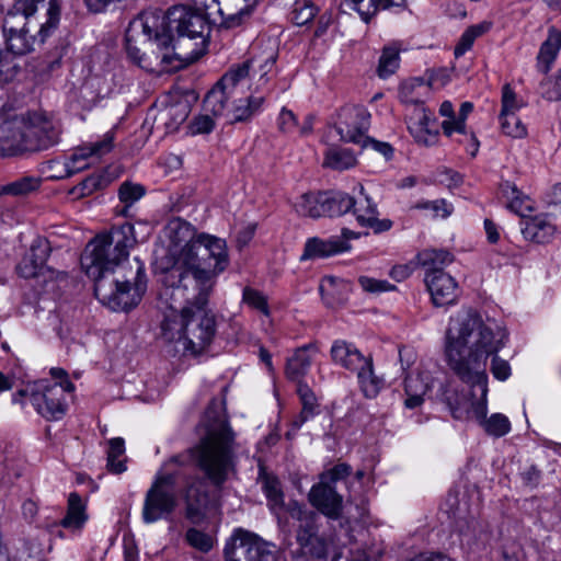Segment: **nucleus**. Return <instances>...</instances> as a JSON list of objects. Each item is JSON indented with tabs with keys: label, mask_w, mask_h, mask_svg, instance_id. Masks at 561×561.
<instances>
[{
	"label": "nucleus",
	"mask_w": 561,
	"mask_h": 561,
	"mask_svg": "<svg viewBox=\"0 0 561 561\" xmlns=\"http://www.w3.org/2000/svg\"><path fill=\"white\" fill-rule=\"evenodd\" d=\"M243 300L250 307L259 310L264 316H270L267 299L262 293L252 288H245L243 290Z\"/></svg>",
	"instance_id": "obj_55"
},
{
	"label": "nucleus",
	"mask_w": 561,
	"mask_h": 561,
	"mask_svg": "<svg viewBox=\"0 0 561 561\" xmlns=\"http://www.w3.org/2000/svg\"><path fill=\"white\" fill-rule=\"evenodd\" d=\"M226 561H276L268 545L248 533L239 531L226 543Z\"/></svg>",
	"instance_id": "obj_14"
},
{
	"label": "nucleus",
	"mask_w": 561,
	"mask_h": 561,
	"mask_svg": "<svg viewBox=\"0 0 561 561\" xmlns=\"http://www.w3.org/2000/svg\"><path fill=\"white\" fill-rule=\"evenodd\" d=\"M424 282L436 307H445L456 304L459 296V287L453 276L443 268L426 272Z\"/></svg>",
	"instance_id": "obj_19"
},
{
	"label": "nucleus",
	"mask_w": 561,
	"mask_h": 561,
	"mask_svg": "<svg viewBox=\"0 0 561 561\" xmlns=\"http://www.w3.org/2000/svg\"><path fill=\"white\" fill-rule=\"evenodd\" d=\"M403 102L414 105L413 113L410 116V124L436 126L433 113L424 106L423 102L408 99H404Z\"/></svg>",
	"instance_id": "obj_52"
},
{
	"label": "nucleus",
	"mask_w": 561,
	"mask_h": 561,
	"mask_svg": "<svg viewBox=\"0 0 561 561\" xmlns=\"http://www.w3.org/2000/svg\"><path fill=\"white\" fill-rule=\"evenodd\" d=\"M310 345L297 348L286 363V375L291 380H300L311 366V357L308 354Z\"/></svg>",
	"instance_id": "obj_36"
},
{
	"label": "nucleus",
	"mask_w": 561,
	"mask_h": 561,
	"mask_svg": "<svg viewBox=\"0 0 561 561\" xmlns=\"http://www.w3.org/2000/svg\"><path fill=\"white\" fill-rule=\"evenodd\" d=\"M371 12H360L362 19L367 23L378 12V10H389L392 8L405 9L407 0H370Z\"/></svg>",
	"instance_id": "obj_56"
},
{
	"label": "nucleus",
	"mask_w": 561,
	"mask_h": 561,
	"mask_svg": "<svg viewBox=\"0 0 561 561\" xmlns=\"http://www.w3.org/2000/svg\"><path fill=\"white\" fill-rule=\"evenodd\" d=\"M186 542L194 549L207 553L215 543V538L205 531L191 527L185 533Z\"/></svg>",
	"instance_id": "obj_48"
},
{
	"label": "nucleus",
	"mask_w": 561,
	"mask_h": 561,
	"mask_svg": "<svg viewBox=\"0 0 561 561\" xmlns=\"http://www.w3.org/2000/svg\"><path fill=\"white\" fill-rule=\"evenodd\" d=\"M310 504L320 513L331 519L341 517L343 507V497L340 495L334 485L327 481H320L313 485L308 494Z\"/></svg>",
	"instance_id": "obj_20"
},
{
	"label": "nucleus",
	"mask_w": 561,
	"mask_h": 561,
	"mask_svg": "<svg viewBox=\"0 0 561 561\" xmlns=\"http://www.w3.org/2000/svg\"><path fill=\"white\" fill-rule=\"evenodd\" d=\"M503 197L507 202V207L517 215L525 217L533 210L530 198L511 182H504L501 185Z\"/></svg>",
	"instance_id": "obj_31"
},
{
	"label": "nucleus",
	"mask_w": 561,
	"mask_h": 561,
	"mask_svg": "<svg viewBox=\"0 0 561 561\" xmlns=\"http://www.w3.org/2000/svg\"><path fill=\"white\" fill-rule=\"evenodd\" d=\"M30 112L3 111L0 113V150L5 156L27 151Z\"/></svg>",
	"instance_id": "obj_13"
},
{
	"label": "nucleus",
	"mask_w": 561,
	"mask_h": 561,
	"mask_svg": "<svg viewBox=\"0 0 561 561\" xmlns=\"http://www.w3.org/2000/svg\"><path fill=\"white\" fill-rule=\"evenodd\" d=\"M42 185V179L34 175H24L10 183L0 185V196H27L36 192Z\"/></svg>",
	"instance_id": "obj_35"
},
{
	"label": "nucleus",
	"mask_w": 561,
	"mask_h": 561,
	"mask_svg": "<svg viewBox=\"0 0 561 561\" xmlns=\"http://www.w3.org/2000/svg\"><path fill=\"white\" fill-rule=\"evenodd\" d=\"M214 128L215 121L207 114L196 116L190 124V130L192 135L209 134Z\"/></svg>",
	"instance_id": "obj_60"
},
{
	"label": "nucleus",
	"mask_w": 561,
	"mask_h": 561,
	"mask_svg": "<svg viewBox=\"0 0 561 561\" xmlns=\"http://www.w3.org/2000/svg\"><path fill=\"white\" fill-rule=\"evenodd\" d=\"M240 0H228L224 7L218 8L215 14L220 16V26L225 28H234L240 26L245 20L250 18L254 7L259 1H243L240 5Z\"/></svg>",
	"instance_id": "obj_25"
},
{
	"label": "nucleus",
	"mask_w": 561,
	"mask_h": 561,
	"mask_svg": "<svg viewBox=\"0 0 561 561\" xmlns=\"http://www.w3.org/2000/svg\"><path fill=\"white\" fill-rule=\"evenodd\" d=\"M56 0H15L3 21L9 51L0 49V76L12 77L15 70L13 55H24L43 44L59 22Z\"/></svg>",
	"instance_id": "obj_4"
},
{
	"label": "nucleus",
	"mask_w": 561,
	"mask_h": 561,
	"mask_svg": "<svg viewBox=\"0 0 561 561\" xmlns=\"http://www.w3.org/2000/svg\"><path fill=\"white\" fill-rule=\"evenodd\" d=\"M502 131L513 138H523L527 128L515 113L500 114Z\"/></svg>",
	"instance_id": "obj_49"
},
{
	"label": "nucleus",
	"mask_w": 561,
	"mask_h": 561,
	"mask_svg": "<svg viewBox=\"0 0 561 561\" xmlns=\"http://www.w3.org/2000/svg\"><path fill=\"white\" fill-rule=\"evenodd\" d=\"M75 390L69 380L53 382L50 380H38L27 383L16 391V403L22 398H28L35 410L47 420H59L66 414V392Z\"/></svg>",
	"instance_id": "obj_10"
},
{
	"label": "nucleus",
	"mask_w": 561,
	"mask_h": 561,
	"mask_svg": "<svg viewBox=\"0 0 561 561\" xmlns=\"http://www.w3.org/2000/svg\"><path fill=\"white\" fill-rule=\"evenodd\" d=\"M264 102L263 96H248L240 99L232 108L229 111V115L232 123L245 122L250 119L255 113H257Z\"/></svg>",
	"instance_id": "obj_37"
},
{
	"label": "nucleus",
	"mask_w": 561,
	"mask_h": 561,
	"mask_svg": "<svg viewBox=\"0 0 561 561\" xmlns=\"http://www.w3.org/2000/svg\"><path fill=\"white\" fill-rule=\"evenodd\" d=\"M541 94L548 101L561 100V69L554 80L541 82Z\"/></svg>",
	"instance_id": "obj_57"
},
{
	"label": "nucleus",
	"mask_w": 561,
	"mask_h": 561,
	"mask_svg": "<svg viewBox=\"0 0 561 561\" xmlns=\"http://www.w3.org/2000/svg\"><path fill=\"white\" fill-rule=\"evenodd\" d=\"M61 126L47 115L30 112L27 151L47 150L60 141Z\"/></svg>",
	"instance_id": "obj_17"
},
{
	"label": "nucleus",
	"mask_w": 561,
	"mask_h": 561,
	"mask_svg": "<svg viewBox=\"0 0 561 561\" xmlns=\"http://www.w3.org/2000/svg\"><path fill=\"white\" fill-rule=\"evenodd\" d=\"M114 134L106 133L101 140L88 142L77 147L69 158L66 159L65 174L60 178H71L82 172L99 161L104 154L112 151L114 146Z\"/></svg>",
	"instance_id": "obj_15"
},
{
	"label": "nucleus",
	"mask_w": 561,
	"mask_h": 561,
	"mask_svg": "<svg viewBox=\"0 0 561 561\" xmlns=\"http://www.w3.org/2000/svg\"><path fill=\"white\" fill-rule=\"evenodd\" d=\"M356 159L347 149L330 148L324 158L323 165L334 170H346L354 167Z\"/></svg>",
	"instance_id": "obj_41"
},
{
	"label": "nucleus",
	"mask_w": 561,
	"mask_h": 561,
	"mask_svg": "<svg viewBox=\"0 0 561 561\" xmlns=\"http://www.w3.org/2000/svg\"><path fill=\"white\" fill-rule=\"evenodd\" d=\"M522 107V103L517 100L515 92L506 84L502 91V111L501 114L515 113Z\"/></svg>",
	"instance_id": "obj_58"
},
{
	"label": "nucleus",
	"mask_w": 561,
	"mask_h": 561,
	"mask_svg": "<svg viewBox=\"0 0 561 561\" xmlns=\"http://www.w3.org/2000/svg\"><path fill=\"white\" fill-rule=\"evenodd\" d=\"M330 355L332 362L352 373L366 367L370 355H364L353 343L336 340L333 342Z\"/></svg>",
	"instance_id": "obj_24"
},
{
	"label": "nucleus",
	"mask_w": 561,
	"mask_h": 561,
	"mask_svg": "<svg viewBox=\"0 0 561 561\" xmlns=\"http://www.w3.org/2000/svg\"><path fill=\"white\" fill-rule=\"evenodd\" d=\"M169 239L174 247L184 245L193 241L196 237L192 226L183 220L176 219L168 226Z\"/></svg>",
	"instance_id": "obj_44"
},
{
	"label": "nucleus",
	"mask_w": 561,
	"mask_h": 561,
	"mask_svg": "<svg viewBox=\"0 0 561 561\" xmlns=\"http://www.w3.org/2000/svg\"><path fill=\"white\" fill-rule=\"evenodd\" d=\"M473 104L470 102H463L459 108L458 116L456 119H446L442 123L443 133L450 137L454 133L460 134L465 139L470 142V146L467 148V151L470 152L471 156H476L479 149V141L472 133H467L466 130V119L468 115L472 112ZM458 141L462 142V139Z\"/></svg>",
	"instance_id": "obj_26"
},
{
	"label": "nucleus",
	"mask_w": 561,
	"mask_h": 561,
	"mask_svg": "<svg viewBox=\"0 0 561 561\" xmlns=\"http://www.w3.org/2000/svg\"><path fill=\"white\" fill-rule=\"evenodd\" d=\"M409 130L416 142L424 146H433L438 140V129L436 126H422L420 124H409Z\"/></svg>",
	"instance_id": "obj_51"
},
{
	"label": "nucleus",
	"mask_w": 561,
	"mask_h": 561,
	"mask_svg": "<svg viewBox=\"0 0 561 561\" xmlns=\"http://www.w3.org/2000/svg\"><path fill=\"white\" fill-rule=\"evenodd\" d=\"M175 507V476L171 473L158 476L146 493L142 508L144 522L154 523L173 513Z\"/></svg>",
	"instance_id": "obj_12"
},
{
	"label": "nucleus",
	"mask_w": 561,
	"mask_h": 561,
	"mask_svg": "<svg viewBox=\"0 0 561 561\" xmlns=\"http://www.w3.org/2000/svg\"><path fill=\"white\" fill-rule=\"evenodd\" d=\"M237 447L229 424L218 421L187 450L192 463L216 488L222 486L237 472Z\"/></svg>",
	"instance_id": "obj_5"
},
{
	"label": "nucleus",
	"mask_w": 561,
	"mask_h": 561,
	"mask_svg": "<svg viewBox=\"0 0 561 561\" xmlns=\"http://www.w3.org/2000/svg\"><path fill=\"white\" fill-rule=\"evenodd\" d=\"M145 195V188L140 184L124 182L118 190L119 201L124 207L118 211L119 215L128 216V210L131 205L139 201Z\"/></svg>",
	"instance_id": "obj_45"
},
{
	"label": "nucleus",
	"mask_w": 561,
	"mask_h": 561,
	"mask_svg": "<svg viewBox=\"0 0 561 561\" xmlns=\"http://www.w3.org/2000/svg\"><path fill=\"white\" fill-rule=\"evenodd\" d=\"M318 8L311 0H296L293 5L291 20L296 25H305L313 20Z\"/></svg>",
	"instance_id": "obj_47"
},
{
	"label": "nucleus",
	"mask_w": 561,
	"mask_h": 561,
	"mask_svg": "<svg viewBox=\"0 0 561 561\" xmlns=\"http://www.w3.org/2000/svg\"><path fill=\"white\" fill-rule=\"evenodd\" d=\"M362 147L363 148H368V147L371 148L373 150L381 153L387 160L390 159L393 153V148L391 147L390 144L383 142V141H378V140L371 139L369 137H367L364 140V142L362 144Z\"/></svg>",
	"instance_id": "obj_64"
},
{
	"label": "nucleus",
	"mask_w": 561,
	"mask_h": 561,
	"mask_svg": "<svg viewBox=\"0 0 561 561\" xmlns=\"http://www.w3.org/2000/svg\"><path fill=\"white\" fill-rule=\"evenodd\" d=\"M496 353L490 355L492 356L491 373L496 379L504 381L511 376V366L507 360L496 356Z\"/></svg>",
	"instance_id": "obj_61"
},
{
	"label": "nucleus",
	"mask_w": 561,
	"mask_h": 561,
	"mask_svg": "<svg viewBox=\"0 0 561 561\" xmlns=\"http://www.w3.org/2000/svg\"><path fill=\"white\" fill-rule=\"evenodd\" d=\"M561 47V32L554 28L549 30L547 39L542 43L538 54V67L547 73L554 59L557 58L558 51Z\"/></svg>",
	"instance_id": "obj_33"
},
{
	"label": "nucleus",
	"mask_w": 561,
	"mask_h": 561,
	"mask_svg": "<svg viewBox=\"0 0 561 561\" xmlns=\"http://www.w3.org/2000/svg\"><path fill=\"white\" fill-rule=\"evenodd\" d=\"M88 518L87 505L81 496L76 492L70 493L68 496L67 513L60 520V525L66 529L79 533Z\"/></svg>",
	"instance_id": "obj_28"
},
{
	"label": "nucleus",
	"mask_w": 561,
	"mask_h": 561,
	"mask_svg": "<svg viewBox=\"0 0 561 561\" xmlns=\"http://www.w3.org/2000/svg\"><path fill=\"white\" fill-rule=\"evenodd\" d=\"M139 24L144 35L148 38V49L151 54H140L129 34L126 35V50L128 57L139 67L156 72H170L179 69V65L173 62V56L170 53L171 35L167 32H160L163 21L157 13H144L139 19Z\"/></svg>",
	"instance_id": "obj_8"
},
{
	"label": "nucleus",
	"mask_w": 561,
	"mask_h": 561,
	"mask_svg": "<svg viewBox=\"0 0 561 561\" xmlns=\"http://www.w3.org/2000/svg\"><path fill=\"white\" fill-rule=\"evenodd\" d=\"M353 233L343 229L342 236H333L329 239L309 238L306 241L301 260H309L314 257H327L350 249L348 239Z\"/></svg>",
	"instance_id": "obj_21"
},
{
	"label": "nucleus",
	"mask_w": 561,
	"mask_h": 561,
	"mask_svg": "<svg viewBox=\"0 0 561 561\" xmlns=\"http://www.w3.org/2000/svg\"><path fill=\"white\" fill-rule=\"evenodd\" d=\"M416 207L421 209H430L433 211L435 217L442 218L448 217L453 211V206L448 204L445 199H436L420 203L416 205Z\"/></svg>",
	"instance_id": "obj_59"
},
{
	"label": "nucleus",
	"mask_w": 561,
	"mask_h": 561,
	"mask_svg": "<svg viewBox=\"0 0 561 561\" xmlns=\"http://www.w3.org/2000/svg\"><path fill=\"white\" fill-rule=\"evenodd\" d=\"M182 297L187 305L182 309L179 319H164L161 324L162 337L167 342L179 343L185 352L197 355L210 345L215 336V317L206 309L208 302L197 304L195 295L187 294Z\"/></svg>",
	"instance_id": "obj_6"
},
{
	"label": "nucleus",
	"mask_w": 561,
	"mask_h": 561,
	"mask_svg": "<svg viewBox=\"0 0 561 561\" xmlns=\"http://www.w3.org/2000/svg\"><path fill=\"white\" fill-rule=\"evenodd\" d=\"M490 28L491 23L485 21L468 27L455 47V56L458 58L465 55L472 47L476 38L486 33Z\"/></svg>",
	"instance_id": "obj_39"
},
{
	"label": "nucleus",
	"mask_w": 561,
	"mask_h": 561,
	"mask_svg": "<svg viewBox=\"0 0 561 561\" xmlns=\"http://www.w3.org/2000/svg\"><path fill=\"white\" fill-rule=\"evenodd\" d=\"M325 216L340 217L356 205L355 198L344 192H327Z\"/></svg>",
	"instance_id": "obj_38"
},
{
	"label": "nucleus",
	"mask_w": 561,
	"mask_h": 561,
	"mask_svg": "<svg viewBox=\"0 0 561 561\" xmlns=\"http://www.w3.org/2000/svg\"><path fill=\"white\" fill-rule=\"evenodd\" d=\"M135 243L134 226L124 224L96 236L81 255L82 270L94 280L95 297L114 311L135 308L147 289L145 266L139 260L135 259V271H129V276L122 265Z\"/></svg>",
	"instance_id": "obj_2"
},
{
	"label": "nucleus",
	"mask_w": 561,
	"mask_h": 561,
	"mask_svg": "<svg viewBox=\"0 0 561 561\" xmlns=\"http://www.w3.org/2000/svg\"><path fill=\"white\" fill-rule=\"evenodd\" d=\"M399 53V48L393 45L382 49L377 68V73L380 78L386 79L397 71L400 64Z\"/></svg>",
	"instance_id": "obj_42"
},
{
	"label": "nucleus",
	"mask_w": 561,
	"mask_h": 561,
	"mask_svg": "<svg viewBox=\"0 0 561 561\" xmlns=\"http://www.w3.org/2000/svg\"><path fill=\"white\" fill-rule=\"evenodd\" d=\"M50 243L46 238H37L33 241L30 252L25 254L16 265L18 274L23 278H37L45 273L53 278H64L65 273H56L46 266V261L50 254Z\"/></svg>",
	"instance_id": "obj_18"
},
{
	"label": "nucleus",
	"mask_w": 561,
	"mask_h": 561,
	"mask_svg": "<svg viewBox=\"0 0 561 561\" xmlns=\"http://www.w3.org/2000/svg\"><path fill=\"white\" fill-rule=\"evenodd\" d=\"M359 389L367 399L376 398L385 387V379L376 375L374 369L373 357L370 356L366 367L358 369L356 373Z\"/></svg>",
	"instance_id": "obj_30"
},
{
	"label": "nucleus",
	"mask_w": 561,
	"mask_h": 561,
	"mask_svg": "<svg viewBox=\"0 0 561 561\" xmlns=\"http://www.w3.org/2000/svg\"><path fill=\"white\" fill-rule=\"evenodd\" d=\"M302 409L297 419L293 421L294 431H298L301 425L318 412V400L314 392L307 383L299 381L297 387Z\"/></svg>",
	"instance_id": "obj_32"
},
{
	"label": "nucleus",
	"mask_w": 561,
	"mask_h": 561,
	"mask_svg": "<svg viewBox=\"0 0 561 561\" xmlns=\"http://www.w3.org/2000/svg\"><path fill=\"white\" fill-rule=\"evenodd\" d=\"M360 198L355 199L356 205L352 208L357 222L363 227L371 228L375 232L388 231L392 227L390 219H378L377 205L365 194V188L358 184Z\"/></svg>",
	"instance_id": "obj_22"
},
{
	"label": "nucleus",
	"mask_w": 561,
	"mask_h": 561,
	"mask_svg": "<svg viewBox=\"0 0 561 561\" xmlns=\"http://www.w3.org/2000/svg\"><path fill=\"white\" fill-rule=\"evenodd\" d=\"M369 125L370 114L364 106L345 105L339 112L335 129L343 141L362 145Z\"/></svg>",
	"instance_id": "obj_16"
},
{
	"label": "nucleus",
	"mask_w": 561,
	"mask_h": 561,
	"mask_svg": "<svg viewBox=\"0 0 561 561\" xmlns=\"http://www.w3.org/2000/svg\"><path fill=\"white\" fill-rule=\"evenodd\" d=\"M125 453V443L121 437L112 438L108 442L107 449V468L113 473H122L126 470L124 460L119 458Z\"/></svg>",
	"instance_id": "obj_46"
},
{
	"label": "nucleus",
	"mask_w": 561,
	"mask_h": 561,
	"mask_svg": "<svg viewBox=\"0 0 561 561\" xmlns=\"http://www.w3.org/2000/svg\"><path fill=\"white\" fill-rule=\"evenodd\" d=\"M206 14L198 10H192L185 5H176L168 11L165 16H160L163 26L160 32H167L171 35L170 53L173 56V62L179 65L194 61L199 57L201 47L197 43L190 47V41L199 39L205 43L208 35V23Z\"/></svg>",
	"instance_id": "obj_7"
},
{
	"label": "nucleus",
	"mask_w": 561,
	"mask_h": 561,
	"mask_svg": "<svg viewBox=\"0 0 561 561\" xmlns=\"http://www.w3.org/2000/svg\"><path fill=\"white\" fill-rule=\"evenodd\" d=\"M263 491L273 511L284 510L286 512L287 504L284 501V493L277 478L266 476L263 479Z\"/></svg>",
	"instance_id": "obj_40"
},
{
	"label": "nucleus",
	"mask_w": 561,
	"mask_h": 561,
	"mask_svg": "<svg viewBox=\"0 0 561 561\" xmlns=\"http://www.w3.org/2000/svg\"><path fill=\"white\" fill-rule=\"evenodd\" d=\"M358 284L363 291L371 295H378L396 289L394 285L385 279H377L365 275L358 277Z\"/></svg>",
	"instance_id": "obj_53"
},
{
	"label": "nucleus",
	"mask_w": 561,
	"mask_h": 561,
	"mask_svg": "<svg viewBox=\"0 0 561 561\" xmlns=\"http://www.w3.org/2000/svg\"><path fill=\"white\" fill-rule=\"evenodd\" d=\"M319 290L324 304L333 308L347 300L351 284L342 278L325 276L320 282Z\"/></svg>",
	"instance_id": "obj_27"
},
{
	"label": "nucleus",
	"mask_w": 561,
	"mask_h": 561,
	"mask_svg": "<svg viewBox=\"0 0 561 561\" xmlns=\"http://www.w3.org/2000/svg\"><path fill=\"white\" fill-rule=\"evenodd\" d=\"M277 54L271 49L265 55L253 57L239 65H236L227 71L216 85L206 94L204 99V110L217 117L225 113L227 102L233 94L237 84L249 77L251 69L259 68L261 79L271 71Z\"/></svg>",
	"instance_id": "obj_9"
},
{
	"label": "nucleus",
	"mask_w": 561,
	"mask_h": 561,
	"mask_svg": "<svg viewBox=\"0 0 561 561\" xmlns=\"http://www.w3.org/2000/svg\"><path fill=\"white\" fill-rule=\"evenodd\" d=\"M430 389L431 385L428 382V377L422 373H419L415 376L411 375L405 378V394H419L424 397Z\"/></svg>",
	"instance_id": "obj_54"
},
{
	"label": "nucleus",
	"mask_w": 561,
	"mask_h": 561,
	"mask_svg": "<svg viewBox=\"0 0 561 561\" xmlns=\"http://www.w3.org/2000/svg\"><path fill=\"white\" fill-rule=\"evenodd\" d=\"M505 329L494 321H483L472 309H463L450 318L446 331V357L450 369L468 386L471 396L459 394L447 388L444 391L451 415L456 420L476 419L484 431L496 437L504 436L511 430L508 419L492 414L486 419L488 375L486 360L491 354L499 352L506 342Z\"/></svg>",
	"instance_id": "obj_1"
},
{
	"label": "nucleus",
	"mask_w": 561,
	"mask_h": 561,
	"mask_svg": "<svg viewBox=\"0 0 561 561\" xmlns=\"http://www.w3.org/2000/svg\"><path fill=\"white\" fill-rule=\"evenodd\" d=\"M351 467L346 463H339L330 469L328 472L322 474L321 481H327L330 484L334 485L340 480L345 479L351 474Z\"/></svg>",
	"instance_id": "obj_62"
},
{
	"label": "nucleus",
	"mask_w": 561,
	"mask_h": 561,
	"mask_svg": "<svg viewBox=\"0 0 561 561\" xmlns=\"http://www.w3.org/2000/svg\"><path fill=\"white\" fill-rule=\"evenodd\" d=\"M286 513L298 523L296 540L301 552L318 559L324 558L327 556V542L318 534V513L294 500L287 503Z\"/></svg>",
	"instance_id": "obj_11"
},
{
	"label": "nucleus",
	"mask_w": 561,
	"mask_h": 561,
	"mask_svg": "<svg viewBox=\"0 0 561 561\" xmlns=\"http://www.w3.org/2000/svg\"><path fill=\"white\" fill-rule=\"evenodd\" d=\"M327 192H308L300 195L295 202L298 215L310 218L325 217Z\"/></svg>",
	"instance_id": "obj_29"
},
{
	"label": "nucleus",
	"mask_w": 561,
	"mask_h": 561,
	"mask_svg": "<svg viewBox=\"0 0 561 561\" xmlns=\"http://www.w3.org/2000/svg\"><path fill=\"white\" fill-rule=\"evenodd\" d=\"M211 510L209 494L205 486L199 483H193L185 491V517L194 524L201 525L208 516Z\"/></svg>",
	"instance_id": "obj_23"
},
{
	"label": "nucleus",
	"mask_w": 561,
	"mask_h": 561,
	"mask_svg": "<svg viewBox=\"0 0 561 561\" xmlns=\"http://www.w3.org/2000/svg\"><path fill=\"white\" fill-rule=\"evenodd\" d=\"M278 129L282 133H291L297 126V119L295 114L283 107L277 118Z\"/></svg>",
	"instance_id": "obj_63"
},
{
	"label": "nucleus",
	"mask_w": 561,
	"mask_h": 561,
	"mask_svg": "<svg viewBox=\"0 0 561 561\" xmlns=\"http://www.w3.org/2000/svg\"><path fill=\"white\" fill-rule=\"evenodd\" d=\"M229 264L227 244L218 237L197 233L183 245L174 264L163 272L162 283L178 294L195 295L197 304L208 302L216 277Z\"/></svg>",
	"instance_id": "obj_3"
},
{
	"label": "nucleus",
	"mask_w": 561,
	"mask_h": 561,
	"mask_svg": "<svg viewBox=\"0 0 561 561\" xmlns=\"http://www.w3.org/2000/svg\"><path fill=\"white\" fill-rule=\"evenodd\" d=\"M554 226L543 217H534L525 222L523 234L525 239L537 242H549L554 234Z\"/></svg>",
	"instance_id": "obj_34"
},
{
	"label": "nucleus",
	"mask_w": 561,
	"mask_h": 561,
	"mask_svg": "<svg viewBox=\"0 0 561 561\" xmlns=\"http://www.w3.org/2000/svg\"><path fill=\"white\" fill-rule=\"evenodd\" d=\"M108 183L110 180L104 174H92L85 178L79 185L75 186L71 190V193L78 196H87L100 188L107 186Z\"/></svg>",
	"instance_id": "obj_50"
},
{
	"label": "nucleus",
	"mask_w": 561,
	"mask_h": 561,
	"mask_svg": "<svg viewBox=\"0 0 561 561\" xmlns=\"http://www.w3.org/2000/svg\"><path fill=\"white\" fill-rule=\"evenodd\" d=\"M419 262L427 267V272L442 268L453 262V255L446 250L427 249L419 253Z\"/></svg>",
	"instance_id": "obj_43"
}]
</instances>
